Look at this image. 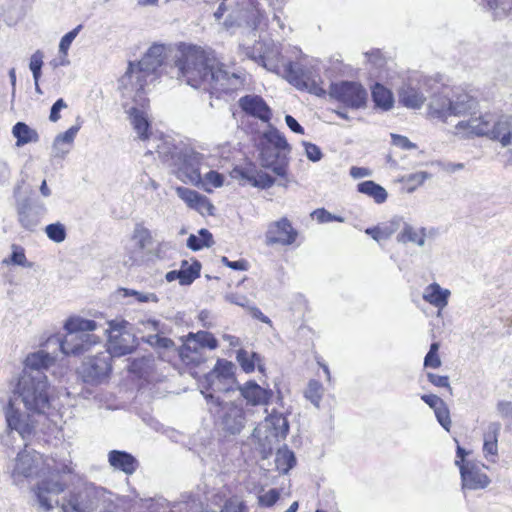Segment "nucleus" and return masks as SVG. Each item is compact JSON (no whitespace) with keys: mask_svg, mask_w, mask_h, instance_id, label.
I'll return each mask as SVG.
<instances>
[{"mask_svg":"<svg viewBox=\"0 0 512 512\" xmlns=\"http://www.w3.org/2000/svg\"><path fill=\"white\" fill-rule=\"evenodd\" d=\"M171 74L191 87L211 92L228 93L242 85L238 74L224 69L223 64L196 45H179Z\"/></svg>","mask_w":512,"mask_h":512,"instance_id":"f257e3e1","label":"nucleus"},{"mask_svg":"<svg viewBox=\"0 0 512 512\" xmlns=\"http://www.w3.org/2000/svg\"><path fill=\"white\" fill-rule=\"evenodd\" d=\"M166 59V47L162 44L152 45L138 63H129L128 69L119 80L122 97L133 96L141 105L147 102L145 87L158 77V71Z\"/></svg>","mask_w":512,"mask_h":512,"instance_id":"f03ea898","label":"nucleus"},{"mask_svg":"<svg viewBox=\"0 0 512 512\" xmlns=\"http://www.w3.org/2000/svg\"><path fill=\"white\" fill-rule=\"evenodd\" d=\"M158 142L155 146L157 154L178 179L191 184L201 181V171L210 166L209 156L187 146H175L164 139H159Z\"/></svg>","mask_w":512,"mask_h":512,"instance_id":"7ed1b4c3","label":"nucleus"},{"mask_svg":"<svg viewBox=\"0 0 512 512\" xmlns=\"http://www.w3.org/2000/svg\"><path fill=\"white\" fill-rule=\"evenodd\" d=\"M454 133L461 137L486 135L491 139L499 140L505 147L512 144V115L501 116L498 120H494L491 114L472 116L459 121L455 125Z\"/></svg>","mask_w":512,"mask_h":512,"instance_id":"20e7f679","label":"nucleus"},{"mask_svg":"<svg viewBox=\"0 0 512 512\" xmlns=\"http://www.w3.org/2000/svg\"><path fill=\"white\" fill-rule=\"evenodd\" d=\"M208 410L219 428L230 435L239 434L245 427L250 414L245 410L242 400L223 401L212 393H204Z\"/></svg>","mask_w":512,"mask_h":512,"instance_id":"39448f33","label":"nucleus"},{"mask_svg":"<svg viewBox=\"0 0 512 512\" xmlns=\"http://www.w3.org/2000/svg\"><path fill=\"white\" fill-rule=\"evenodd\" d=\"M261 166L270 169L279 177H285L288 171L290 145L284 135L276 129L263 133L258 143Z\"/></svg>","mask_w":512,"mask_h":512,"instance_id":"423d86ee","label":"nucleus"},{"mask_svg":"<svg viewBox=\"0 0 512 512\" xmlns=\"http://www.w3.org/2000/svg\"><path fill=\"white\" fill-rule=\"evenodd\" d=\"M51 470L58 473L73 472L71 461L62 464L55 463L54 466H50L40 453L27 449L20 451L9 466L10 476L15 484H19L26 478L40 477Z\"/></svg>","mask_w":512,"mask_h":512,"instance_id":"0eeeda50","label":"nucleus"},{"mask_svg":"<svg viewBox=\"0 0 512 512\" xmlns=\"http://www.w3.org/2000/svg\"><path fill=\"white\" fill-rule=\"evenodd\" d=\"M48 389L49 384L46 375L38 377L22 375L16 392L27 410L35 413H45L50 405Z\"/></svg>","mask_w":512,"mask_h":512,"instance_id":"6e6552de","label":"nucleus"},{"mask_svg":"<svg viewBox=\"0 0 512 512\" xmlns=\"http://www.w3.org/2000/svg\"><path fill=\"white\" fill-rule=\"evenodd\" d=\"M106 495H111V492L93 483H85L69 493L61 508L63 512H93L100 501H106Z\"/></svg>","mask_w":512,"mask_h":512,"instance_id":"1a4fd4ad","label":"nucleus"},{"mask_svg":"<svg viewBox=\"0 0 512 512\" xmlns=\"http://www.w3.org/2000/svg\"><path fill=\"white\" fill-rule=\"evenodd\" d=\"M289 432L287 418L273 410L265 420L256 426L252 436L259 442L263 449H271L275 443L286 438Z\"/></svg>","mask_w":512,"mask_h":512,"instance_id":"9d476101","label":"nucleus"},{"mask_svg":"<svg viewBox=\"0 0 512 512\" xmlns=\"http://www.w3.org/2000/svg\"><path fill=\"white\" fill-rule=\"evenodd\" d=\"M217 346V339L207 331L189 333L179 349V356L187 365H199L205 361V350H214Z\"/></svg>","mask_w":512,"mask_h":512,"instance_id":"9b49d317","label":"nucleus"},{"mask_svg":"<svg viewBox=\"0 0 512 512\" xmlns=\"http://www.w3.org/2000/svg\"><path fill=\"white\" fill-rule=\"evenodd\" d=\"M108 348L106 350L112 357H121L132 353L136 346V337L129 329L125 320H112L108 323Z\"/></svg>","mask_w":512,"mask_h":512,"instance_id":"f8f14e48","label":"nucleus"},{"mask_svg":"<svg viewBox=\"0 0 512 512\" xmlns=\"http://www.w3.org/2000/svg\"><path fill=\"white\" fill-rule=\"evenodd\" d=\"M111 360L112 356L106 351L87 358L79 368L83 381L92 385L106 381L112 370Z\"/></svg>","mask_w":512,"mask_h":512,"instance_id":"ddd939ff","label":"nucleus"},{"mask_svg":"<svg viewBox=\"0 0 512 512\" xmlns=\"http://www.w3.org/2000/svg\"><path fill=\"white\" fill-rule=\"evenodd\" d=\"M18 222L22 228L34 231L47 213V207L37 197H27L16 201Z\"/></svg>","mask_w":512,"mask_h":512,"instance_id":"4468645a","label":"nucleus"},{"mask_svg":"<svg viewBox=\"0 0 512 512\" xmlns=\"http://www.w3.org/2000/svg\"><path fill=\"white\" fill-rule=\"evenodd\" d=\"M282 75L290 84L298 89L308 90L315 95H321L325 92L319 86L317 76L313 71L299 63L289 62L284 64Z\"/></svg>","mask_w":512,"mask_h":512,"instance_id":"2eb2a0df","label":"nucleus"},{"mask_svg":"<svg viewBox=\"0 0 512 512\" xmlns=\"http://www.w3.org/2000/svg\"><path fill=\"white\" fill-rule=\"evenodd\" d=\"M49 343L59 345L61 352L67 356H79L90 351L94 346L100 344V337L95 334L67 333L60 339L50 338Z\"/></svg>","mask_w":512,"mask_h":512,"instance_id":"dca6fc26","label":"nucleus"},{"mask_svg":"<svg viewBox=\"0 0 512 512\" xmlns=\"http://www.w3.org/2000/svg\"><path fill=\"white\" fill-rule=\"evenodd\" d=\"M330 96L345 106L352 109H359L366 104L367 92L357 82L342 81L331 84Z\"/></svg>","mask_w":512,"mask_h":512,"instance_id":"f3484780","label":"nucleus"},{"mask_svg":"<svg viewBox=\"0 0 512 512\" xmlns=\"http://www.w3.org/2000/svg\"><path fill=\"white\" fill-rule=\"evenodd\" d=\"M66 484L59 479L44 478L33 489L35 502L39 510L48 512L58 506V496L64 492Z\"/></svg>","mask_w":512,"mask_h":512,"instance_id":"a211bd4d","label":"nucleus"},{"mask_svg":"<svg viewBox=\"0 0 512 512\" xmlns=\"http://www.w3.org/2000/svg\"><path fill=\"white\" fill-rule=\"evenodd\" d=\"M136 91H134L133 96L130 97H123L126 100H131L133 102V105L131 107H128V102L124 103V106L126 108V112L129 114L130 123L136 132L138 138L140 140H149L151 137L150 133V123L148 119L147 114V107L149 100L147 99V102L145 105H141L137 101L136 97Z\"/></svg>","mask_w":512,"mask_h":512,"instance_id":"6ab92c4d","label":"nucleus"},{"mask_svg":"<svg viewBox=\"0 0 512 512\" xmlns=\"http://www.w3.org/2000/svg\"><path fill=\"white\" fill-rule=\"evenodd\" d=\"M206 389L230 391L235 382L234 365L226 360H218L214 369L205 377Z\"/></svg>","mask_w":512,"mask_h":512,"instance_id":"aec40b11","label":"nucleus"},{"mask_svg":"<svg viewBox=\"0 0 512 512\" xmlns=\"http://www.w3.org/2000/svg\"><path fill=\"white\" fill-rule=\"evenodd\" d=\"M230 175L242 185H251L260 189H268L276 183L275 178L252 164L235 167Z\"/></svg>","mask_w":512,"mask_h":512,"instance_id":"412c9836","label":"nucleus"},{"mask_svg":"<svg viewBox=\"0 0 512 512\" xmlns=\"http://www.w3.org/2000/svg\"><path fill=\"white\" fill-rule=\"evenodd\" d=\"M483 464L466 461L460 466L462 488L469 490H478L486 488L489 483V477L484 473Z\"/></svg>","mask_w":512,"mask_h":512,"instance_id":"4be33fe9","label":"nucleus"},{"mask_svg":"<svg viewBox=\"0 0 512 512\" xmlns=\"http://www.w3.org/2000/svg\"><path fill=\"white\" fill-rule=\"evenodd\" d=\"M296 237L297 232L293 229L287 218H282L270 223L265 234L267 245H291L295 242Z\"/></svg>","mask_w":512,"mask_h":512,"instance_id":"5701e85b","label":"nucleus"},{"mask_svg":"<svg viewBox=\"0 0 512 512\" xmlns=\"http://www.w3.org/2000/svg\"><path fill=\"white\" fill-rule=\"evenodd\" d=\"M255 49L259 50L258 55L252 53L249 55L250 58L260 63L267 70L276 74H282L283 66L281 67V54L279 47L271 43H258Z\"/></svg>","mask_w":512,"mask_h":512,"instance_id":"b1692460","label":"nucleus"},{"mask_svg":"<svg viewBox=\"0 0 512 512\" xmlns=\"http://www.w3.org/2000/svg\"><path fill=\"white\" fill-rule=\"evenodd\" d=\"M177 196L191 209L198 211L200 214L213 215L214 206L209 199L187 187L178 186L175 188Z\"/></svg>","mask_w":512,"mask_h":512,"instance_id":"393cba45","label":"nucleus"},{"mask_svg":"<svg viewBox=\"0 0 512 512\" xmlns=\"http://www.w3.org/2000/svg\"><path fill=\"white\" fill-rule=\"evenodd\" d=\"M242 398L251 406H266L273 396L270 389L258 385L254 381H248L238 387Z\"/></svg>","mask_w":512,"mask_h":512,"instance_id":"a878e982","label":"nucleus"},{"mask_svg":"<svg viewBox=\"0 0 512 512\" xmlns=\"http://www.w3.org/2000/svg\"><path fill=\"white\" fill-rule=\"evenodd\" d=\"M54 361L55 358L44 350L31 353L26 357L23 375H30L32 377L46 375L45 371L48 370Z\"/></svg>","mask_w":512,"mask_h":512,"instance_id":"bb28decb","label":"nucleus"},{"mask_svg":"<svg viewBox=\"0 0 512 512\" xmlns=\"http://www.w3.org/2000/svg\"><path fill=\"white\" fill-rule=\"evenodd\" d=\"M239 105L247 114L257 117L264 122L271 118V110L262 97L258 95H246L241 97Z\"/></svg>","mask_w":512,"mask_h":512,"instance_id":"cd10ccee","label":"nucleus"},{"mask_svg":"<svg viewBox=\"0 0 512 512\" xmlns=\"http://www.w3.org/2000/svg\"><path fill=\"white\" fill-rule=\"evenodd\" d=\"M109 465L117 471L126 475H132L139 467L138 460L130 453L120 450H111L108 453Z\"/></svg>","mask_w":512,"mask_h":512,"instance_id":"c85d7f7f","label":"nucleus"},{"mask_svg":"<svg viewBox=\"0 0 512 512\" xmlns=\"http://www.w3.org/2000/svg\"><path fill=\"white\" fill-rule=\"evenodd\" d=\"M80 126L75 125L67 131L59 133L52 144V156L54 158L63 159L70 152Z\"/></svg>","mask_w":512,"mask_h":512,"instance_id":"c756f323","label":"nucleus"},{"mask_svg":"<svg viewBox=\"0 0 512 512\" xmlns=\"http://www.w3.org/2000/svg\"><path fill=\"white\" fill-rule=\"evenodd\" d=\"M501 431L499 422H491L487 426L483 436V453L488 461L495 462L498 455V436Z\"/></svg>","mask_w":512,"mask_h":512,"instance_id":"7c9ffc66","label":"nucleus"},{"mask_svg":"<svg viewBox=\"0 0 512 512\" xmlns=\"http://www.w3.org/2000/svg\"><path fill=\"white\" fill-rule=\"evenodd\" d=\"M450 290L442 288L438 283L429 284L423 291V299L438 308V314L448 304Z\"/></svg>","mask_w":512,"mask_h":512,"instance_id":"2f4dec72","label":"nucleus"},{"mask_svg":"<svg viewBox=\"0 0 512 512\" xmlns=\"http://www.w3.org/2000/svg\"><path fill=\"white\" fill-rule=\"evenodd\" d=\"M425 95L415 86L412 81L404 83L399 90V101L405 107L418 109L425 102Z\"/></svg>","mask_w":512,"mask_h":512,"instance_id":"473e14b6","label":"nucleus"},{"mask_svg":"<svg viewBox=\"0 0 512 512\" xmlns=\"http://www.w3.org/2000/svg\"><path fill=\"white\" fill-rule=\"evenodd\" d=\"M6 422L11 430L17 431L22 437L30 433V426L27 417L14 408L12 401L9 402L5 411Z\"/></svg>","mask_w":512,"mask_h":512,"instance_id":"72a5a7b5","label":"nucleus"},{"mask_svg":"<svg viewBox=\"0 0 512 512\" xmlns=\"http://www.w3.org/2000/svg\"><path fill=\"white\" fill-rule=\"evenodd\" d=\"M451 101L450 97L444 95L434 96L428 106V115L431 118L446 122L448 117L451 116Z\"/></svg>","mask_w":512,"mask_h":512,"instance_id":"f704fd0d","label":"nucleus"},{"mask_svg":"<svg viewBox=\"0 0 512 512\" xmlns=\"http://www.w3.org/2000/svg\"><path fill=\"white\" fill-rule=\"evenodd\" d=\"M450 101L451 116L459 117L469 114L476 107L477 104L475 98L464 92L453 95V97L450 98Z\"/></svg>","mask_w":512,"mask_h":512,"instance_id":"c9c22d12","label":"nucleus"},{"mask_svg":"<svg viewBox=\"0 0 512 512\" xmlns=\"http://www.w3.org/2000/svg\"><path fill=\"white\" fill-rule=\"evenodd\" d=\"M397 241L402 244L413 243L419 247H423L426 242V229H417L408 223H404L401 231L397 235Z\"/></svg>","mask_w":512,"mask_h":512,"instance_id":"e433bc0d","label":"nucleus"},{"mask_svg":"<svg viewBox=\"0 0 512 512\" xmlns=\"http://www.w3.org/2000/svg\"><path fill=\"white\" fill-rule=\"evenodd\" d=\"M64 329L67 333L91 334L90 332L97 329V323L80 316H71L66 320Z\"/></svg>","mask_w":512,"mask_h":512,"instance_id":"4c0bfd02","label":"nucleus"},{"mask_svg":"<svg viewBox=\"0 0 512 512\" xmlns=\"http://www.w3.org/2000/svg\"><path fill=\"white\" fill-rule=\"evenodd\" d=\"M357 190L358 192L371 197L377 204L384 203L388 197V193L385 188L372 180L359 183Z\"/></svg>","mask_w":512,"mask_h":512,"instance_id":"58836bf2","label":"nucleus"},{"mask_svg":"<svg viewBox=\"0 0 512 512\" xmlns=\"http://www.w3.org/2000/svg\"><path fill=\"white\" fill-rule=\"evenodd\" d=\"M13 136L16 138V146L21 147L25 144L37 142L39 135L36 130L30 128L23 122H18L13 126Z\"/></svg>","mask_w":512,"mask_h":512,"instance_id":"ea45409f","label":"nucleus"},{"mask_svg":"<svg viewBox=\"0 0 512 512\" xmlns=\"http://www.w3.org/2000/svg\"><path fill=\"white\" fill-rule=\"evenodd\" d=\"M372 98L375 105L383 110L393 107L394 99L391 91L381 84L376 83L372 88Z\"/></svg>","mask_w":512,"mask_h":512,"instance_id":"a19ab883","label":"nucleus"},{"mask_svg":"<svg viewBox=\"0 0 512 512\" xmlns=\"http://www.w3.org/2000/svg\"><path fill=\"white\" fill-rule=\"evenodd\" d=\"M174 512H216L204 509L201 501L192 495L182 496V500L174 504Z\"/></svg>","mask_w":512,"mask_h":512,"instance_id":"79ce46f5","label":"nucleus"},{"mask_svg":"<svg viewBox=\"0 0 512 512\" xmlns=\"http://www.w3.org/2000/svg\"><path fill=\"white\" fill-rule=\"evenodd\" d=\"M224 184V176L217 171L209 170L203 173L201 171V181L193 183L198 187L203 188L206 192H211L214 188H219Z\"/></svg>","mask_w":512,"mask_h":512,"instance_id":"37998d69","label":"nucleus"},{"mask_svg":"<svg viewBox=\"0 0 512 512\" xmlns=\"http://www.w3.org/2000/svg\"><path fill=\"white\" fill-rule=\"evenodd\" d=\"M237 361L240 364L241 368L246 372L250 373L253 372L255 369V366L257 365L259 370L262 371V365H261V357L259 354L253 352L249 353L248 351L244 349H240L237 352Z\"/></svg>","mask_w":512,"mask_h":512,"instance_id":"c03bdc74","label":"nucleus"},{"mask_svg":"<svg viewBox=\"0 0 512 512\" xmlns=\"http://www.w3.org/2000/svg\"><path fill=\"white\" fill-rule=\"evenodd\" d=\"M296 458L294 453L287 448L278 449L275 457V465L279 472L287 473L294 467Z\"/></svg>","mask_w":512,"mask_h":512,"instance_id":"a18cd8bd","label":"nucleus"},{"mask_svg":"<svg viewBox=\"0 0 512 512\" xmlns=\"http://www.w3.org/2000/svg\"><path fill=\"white\" fill-rule=\"evenodd\" d=\"M201 264L198 261L189 263L183 261L180 267L181 285H190L196 278L199 277Z\"/></svg>","mask_w":512,"mask_h":512,"instance_id":"49530a36","label":"nucleus"},{"mask_svg":"<svg viewBox=\"0 0 512 512\" xmlns=\"http://www.w3.org/2000/svg\"><path fill=\"white\" fill-rule=\"evenodd\" d=\"M132 241L135 248L142 251L152 244V235L146 227L137 224L132 234Z\"/></svg>","mask_w":512,"mask_h":512,"instance_id":"de8ad7c7","label":"nucleus"},{"mask_svg":"<svg viewBox=\"0 0 512 512\" xmlns=\"http://www.w3.org/2000/svg\"><path fill=\"white\" fill-rule=\"evenodd\" d=\"M212 244V234L207 229H201L199 235L191 234L187 239V246L194 251L210 247Z\"/></svg>","mask_w":512,"mask_h":512,"instance_id":"09e8293b","label":"nucleus"},{"mask_svg":"<svg viewBox=\"0 0 512 512\" xmlns=\"http://www.w3.org/2000/svg\"><path fill=\"white\" fill-rule=\"evenodd\" d=\"M431 178V174L426 171H419L411 174L404 175L401 178V182L406 185V189L409 193L415 191L418 187Z\"/></svg>","mask_w":512,"mask_h":512,"instance_id":"8fccbe9b","label":"nucleus"},{"mask_svg":"<svg viewBox=\"0 0 512 512\" xmlns=\"http://www.w3.org/2000/svg\"><path fill=\"white\" fill-rule=\"evenodd\" d=\"M323 386L317 380H310L305 391V397L309 400L315 407L319 408L320 402L323 396Z\"/></svg>","mask_w":512,"mask_h":512,"instance_id":"3c124183","label":"nucleus"},{"mask_svg":"<svg viewBox=\"0 0 512 512\" xmlns=\"http://www.w3.org/2000/svg\"><path fill=\"white\" fill-rule=\"evenodd\" d=\"M400 219H394L389 226L383 228H368L366 233L374 240L381 241L388 239L397 229Z\"/></svg>","mask_w":512,"mask_h":512,"instance_id":"603ef678","label":"nucleus"},{"mask_svg":"<svg viewBox=\"0 0 512 512\" xmlns=\"http://www.w3.org/2000/svg\"><path fill=\"white\" fill-rule=\"evenodd\" d=\"M241 13L245 23L253 28H257V26L260 25L263 18V13L259 9V7L254 3H251L250 6L247 7Z\"/></svg>","mask_w":512,"mask_h":512,"instance_id":"864d4df0","label":"nucleus"},{"mask_svg":"<svg viewBox=\"0 0 512 512\" xmlns=\"http://www.w3.org/2000/svg\"><path fill=\"white\" fill-rule=\"evenodd\" d=\"M220 512H249V508L240 497L232 496L224 502Z\"/></svg>","mask_w":512,"mask_h":512,"instance_id":"5fc2aeb1","label":"nucleus"},{"mask_svg":"<svg viewBox=\"0 0 512 512\" xmlns=\"http://www.w3.org/2000/svg\"><path fill=\"white\" fill-rule=\"evenodd\" d=\"M43 58L44 54L41 50L35 51L30 57L29 68L32 72L34 82H39L40 80Z\"/></svg>","mask_w":512,"mask_h":512,"instance_id":"6e6d98bb","label":"nucleus"},{"mask_svg":"<svg viewBox=\"0 0 512 512\" xmlns=\"http://www.w3.org/2000/svg\"><path fill=\"white\" fill-rule=\"evenodd\" d=\"M45 232L49 239L56 243H61L66 238L65 226L61 223L49 224L45 228Z\"/></svg>","mask_w":512,"mask_h":512,"instance_id":"4d7b16f0","label":"nucleus"},{"mask_svg":"<svg viewBox=\"0 0 512 512\" xmlns=\"http://www.w3.org/2000/svg\"><path fill=\"white\" fill-rule=\"evenodd\" d=\"M123 296L125 297H134L137 302L146 303V302H158V297L154 293H146L140 292L133 289H122Z\"/></svg>","mask_w":512,"mask_h":512,"instance_id":"13d9d810","label":"nucleus"},{"mask_svg":"<svg viewBox=\"0 0 512 512\" xmlns=\"http://www.w3.org/2000/svg\"><path fill=\"white\" fill-rule=\"evenodd\" d=\"M144 340L149 345L157 348L169 349L174 345L170 338L160 336V333L150 334Z\"/></svg>","mask_w":512,"mask_h":512,"instance_id":"bf43d9fd","label":"nucleus"},{"mask_svg":"<svg viewBox=\"0 0 512 512\" xmlns=\"http://www.w3.org/2000/svg\"><path fill=\"white\" fill-rule=\"evenodd\" d=\"M434 413L440 425L446 431H449L451 426V419L450 412L446 403H442L437 409L434 410Z\"/></svg>","mask_w":512,"mask_h":512,"instance_id":"052dcab7","label":"nucleus"},{"mask_svg":"<svg viewBox=\"0 0 512 512\" xmlns=\"http://www.w3.org/2000/svg\"><path fill=\"white\" fill-rule=\"evenodd\" d=\"M81 29L82 25H78L61 38L59 43V52H69L71 44L73 43Z\"/></svg>","mask_w":512,"mask_h":512,"instance_id":"680f3d73","label":"nucleus"},{"mask_svg":"<svg viewBox=\"0 0 512 512\" xmlns=\"http://www.w3.org/2000/svg\"><path fill=\"white\" fill-rule=\"evenodd\" d=\"M312 217L315 218L319 223H328L332 221L344 222V218L333 215L324 208L316 209L313 211Z\"/></svg>","mask_w":512,"mask_h":512,"instance_id":"e2e57ef3","label":"nucleus"},{"mask_svg":"<svg viewBox=\"0 0 512 512\" xmlns=\"http://www.w3.org/2000/svg\"><path fill=\"white\" fill-rule=\"evenodd\" d=\"M111 496L112 494L106 495V500L112 503L116 509L126 510L134 503V498L130 496H115L114 499H111Z\"/></svg>","mask_w":512,"mask_h":512,"instance_id":"0e129e2a","label":"nucleus"},{"mask_svg":"<svg viewBox=\"0 0 512 512\" xmlns=\"http://www.w3.org/2000/svg\"><path fill=\"white\" fill-rule=\"evenodd\" d=\"M279 497L280 493L278 490L270 489L258 497V502L261 506L271 507L278 501Z\"/></svg>","mask_w":512,"mask_h":512,"instance_id":"69168bd1","label":"nucleus"},{"mask_svg":"<svg viewBox=\"0 0 512 512\" xmlns=\"http://www.w3.org/2000/svg\"><path fill=\"white\" fill-rule=\"evenodd\" d=\"M139 324L143 326V329H141L143 332L164 333V325L158 320L151 318L143 319L139 321Z\"/></svg>","mask_w":512,"mask_h":512,"instance_id":"338daca9","label":"nucleus"},{"mask_svg":"<svg viewBox=\"0 0 512 512\" xmlns=\"http://www.w3.org/2000/svg\"><path fill=\"white\" fill-rule=\"evenodd\" d=\"M392 144L396 147H399L403 150H412L416 149L417 146L415 143L411 142L406 136L391 134Z\"/></svg>","mask_w":512,"mask_h":512,"instance_id":"774afa93","label":"nucleus"}]
</instances>
